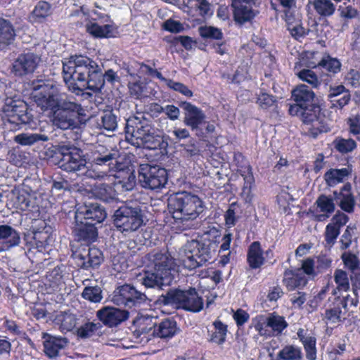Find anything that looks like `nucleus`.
Masks as SVG:
<instances>
[{
  "instance_id": "f257e3e1",
  "label": "nucleus",
  "mask_w": 360,
  "mask_h": 360,
  "mask_svg": "<svg viewBox=\"0 0 360 360\" xmlns=\"http://www.w3.org/2000/svg\"><path fill=\"white\" fill-rule=\"evenodd\" d=\"M291 97L295 101L290 105L288 112L292 116L299 117L304 126V135L316 139L320 134L330 131L321 113V108L315 101V93L307 85L297 86Z\"/></svg>"
},
{
  "instance_id": "f03ea898",
  "label": "nucleus",
  "mask_w": 360,
  "mask_h": 360,
  "mask_svg": "<svg viewBox=\"0 0 360 360\" xmlns=\"http://www.w3.org/2000/svg\"><path fill=\"white\" fill-rule=\"evenodd\" d=\"M100 65L91 58L82 55L70 56L63 62V77L69 91L81 95L86 89L100 84Z\"/></svg>"
},
{
  "instance_id": "7ed1b4c3",
  "label": "nucleus",
  "mask_w": 360,
  "mask_h": 360,
  "mask_svg": "<svg viewBox=\"0 0 360 360\" xmlns=\"http://www.w3.org/2000/svg\"><path fill=\"white\" fill-rule=\"evenodd\" d=\"M168 207L173 219V228L178 231L190 229L191 221L203 211L201 199L190 192L183 191L171 195Z\"/></svg>"
},
{
  "instance_id": "20e7f679",
  "label": "nucleus",
  "mask_w": 360,
  "mask_h": 360,
  "mask_svg": "<svg viewBox=\"0 0 360 360\" xmlns=\"http://www.w3.org/2000/svg\"><path fill=\"white\" fill-rule=\"evenodd\" d=\"M126 140L137 147L150 150L160 149L164 145L162 137L156 134L152 121L143 117H130L124 127Z\"/></svg>"
},
{
  "instance_id": "39448f33",
  "label": "nucleus",
  "mask_w": 360,
  "mask_h": 360,
  "mask_svg": "<svg viewBox=\"0 0 360 360\" xmlns=\"http://www.w3.org/2000/svg\"><path fill=\"white\" fill-rule=\"evenodd\" d=\"M89 119L81 104L65 101L54 110L53 123L63 130L80 129L86 125Z\"/></svg>"
},
{
  "instance_id": "423d86ee",
  "label": "nucleus",
  "mask_w": 360,
  "mask_h": 360,
  "mask_svg": "<svg viewBox=\"0 0 360 360\" xmlns=\"http://www.w3.org/2000/svg\"><path fill=\"white\" fill-rule=\"evenodd\" d=\"M158 302L165 306L174 305L177 309L193 313L200 312L204 306L202 297L193 287H189L187 290L170 289L160 295Z\"/></svg>"
},
{
  "instance_id": "0eeeda50",
  "label": "nucleus",
  "mask_w": 360,
  "mask_h": 360,
  "mask_svg": "<svg viewBox=\"0 0 360 360\" xmlns=\"http://www.w3.org/2000/svg\"><path fill=\"white\" fill-rule=\"evenodd\" d=\"M317 277L315 261L307 257L302 261L300 267L287 268L283 273L282 284L288 292L302 290L310 280Z\"/></svg>"
},
{
  "instance_id": "6e6552de",
  "label": "nucleus",
  "mask_w": 360,
  "mask_h": 360,
  "mask_svg": "<svg viewBox=\"0 0 360 360\" xmlns=\"http://www.w3.org/2000/svg\"><path fill=\"white\" fill-rule=\"evenodd\" d=\"M32 98L37 105L43 110L54 112L63 102L62 94L54 85L46 84L44 81L32 83Z\"/></svg>"
},
{
  "instance_id": "1a4fd4ad",
  "label": "nucleus",
  "mask_w": 360,
  "mask_h": 360,
  "mask_svg": "<svg viewBox=\"0 0 360 360\" xmlns=\"http://www.w3.org/2000/svg\"><path fill=\"white\" fill-rule=\"evenodd\" d=\"M114 224L122 233L137 231L143 224L141 209L139 206L122 205L115 212Z\"/></svg>"
},
{
  "instance_id": "9d476101",
  "label": "nucleus",
  "mask_w": 360,
  "mask_h": 360,
  "mask_svg": "<svg viewBox=\"0 0 360 360\" xmlns=\"http://www.w3.org/2000/svg\"><path fill=\"white\" fill-rule=\"evenodd\" d=\"M138 173L139 182L144 188L160 190L165 187L168 181L166 169L158 165L141 164Z\"/></svg>"
},
{
  "instance_id": "9b49d317",
  "label": "nucleus",
  "mask_w": 360,
  "mask_h": 360,
  "mask_svg": "<svg viewBox=\"0 0 360 360\" xmlns=\"http://www.w3.org/2000/svg\"><path fill=\"white\" fill-rule=\"evenodd\" d=\"M60 155L58 165L64 171L76 172L86 168V161L81 149L73 146L62 145L57 148Z\"/></svg>"
},
{
  "instance_id": "f8f14e48",
  "label": "nucleus",
  "mask_w": 360,
  "mask_h": 360,
  "mask_svg": "<svg viewBox=\"0 0 360 360\" xmlns=\"http://www.w3.org/2000/svg\"><path fill=\"white\" fill-rule=\"evenodd\" d=\"M148 258L153 269L164 276L162 279L165 282L173 281L174 276L172 271L174 270L175 262L167 249L149 253Z\"/></svg>"
},
{
  "instance_id": "ddd939ff",
  "label": "nucleus",
  "mask_w": 360,
  "mask_h": 360,
  "mask_svg": "<svg viewBox=\"0 0 360 360\" xmlns=\"http://www.w3.org/2000/svg\"><path fill=\"white\" fill-rule=\"evenodd\" d=\"M210 259V249L204 243L192 241L186 245L183 259L184 265L193 269L205 264Z\"/></svg>"
},
{
  "instance_id": "4468645a",
  "label": "nucleus",
  "mask_w": 360,
  "mask_h": 360,
  "mask_svg": "<svg viewBox=\"0 0 360 360\" xmlns=\"http://www.w3.org/2000/svg\"><path fill=\"white\" fill-rule=\"evenodd\" d=\"M53 233L52 226L42 219H34L32 221L29 235L32 234V245L40 252L45 250L49 244Z\"/></svg>"
},
{
  "instance_id": "2eb2a0df",
  "label": "nucleus",
  "mask_w": 360,
  "mask_h": 360,
  "mask_svg": "<svg viewBox=\"0 0 360 360\" xmlns=\"http://www.w3.org/2000/svg\"><path fill=\"white\" fill-rule=\"evenodd\" d=\"M146 298L144 293L138 291L134 286L124 284L118 288L114 295L113 301L117 305L132 309L145 303Z\"/></svg>"
},
{
  "instance_id": "dca6fc26",
  "label": "nucleus",
  "mask_w": 360,
  "mask_h": 360,
  "mask_svg": "<svg viewBox=\"0 0 360 360\" xmlns=\"http://www.w3.org/2000/svg\"><path fill=\"white\" fill-rule=\"evenodd\" d=\"M115 178L114 185L122 191H131L136 186V175L131 165L124 162H116L114 171L109 174Z\"/></svg>"
},
{
  "instance_id": "f3484780",
  "label": "nucleus",
  "mask_w": 360,
  "mask_h": 360,
  "mask_svg": "<svg viewBox=\"0 0 360 360\" xmlns=\"http://www.w3.org/2000/svg\"><path fill=\"white\" fill-rule=\"evenodd\" d=\"M311 67L319 72L323 84L328 85L340 72L342 63L338 58L325 53L319 63Z\"/></svg>"
},
{
  "instance_id": "a211bd4d",
  "label": "nucleus",
  "mask_w": 360,
  "mask_h": 360,
  "mask_svg": "<svg viewBox=\"0 0 360 360\" xmlns=\"http://www.w3.org/2000/svg\"><path fill=\"white\" fill-rule=\"evenodd\" d=\"M40 58L34 53L20 54L12 64L11 72L15 77H24L32 74L37 69Z\"/></svg>"
},
{
  "instance_id": "6ab92c4d",
  "label": "nucleus",
  "mask_w": 360,
  "mask_h": 360,
  "mask_svg": "<svg viewBox=\"0 0 360 360\" xmlns=\"http://www.w3.org/2000/svg\"><path fill=\"white\" fill-rule=\"evenodd\" d=\"M256 0H232L233 17L234 21L239 25H243L251 21L257 14L253 9Z\"/></svg>"
},
{
  "instance_id": "aec40b11",
  "label": "nucleus",
  "mask_w": 360,
  "mask_h": 360,
  "mask_svg": "<svg viewBox=\"0 0 360 360\" xmlns=\"http://www.w3.org/2000/svg\"><path fill=\"white\" fill-rule=\"evenodd\" d=\"M107 214L105 209L97 203L80 207L75 214V220H83L96 225L104 221Z\"/></svg>"
},
{
  "instance_id": "412c9836",
  "label": "nucleus",
  "mask_w": 360,
  "mask_h": 360,
  "mask_svg": "<svg viewBox=\"0 0 360 360\" xmlns=\"http://www.w3.org/2000/svg\"><path fill=\"white\" fill-rule=\"evenodd\" d=\"M129 312L114 307H103L99 309L96 316L105 326L108 327L117 326L129 318Z\"/></svg>"
},
{
  "instance_id": "4be33fe9",
  "label": "nucleus",
  "mask_w": 360,
  "mask_h": 360,
  "mask_svg": "<svg viewBox=\"0 0 360 360\" xmlns=\"http://www.w3.org/2000/svg\"><path fill=\"white\" fill-rule=\"evenodd\" d=\"M179 107L184 111V122L190 127L192 131L198 129L200 124L205 119L203 111L190 102L183 101L179 103Z\"/></svg>"
},
{
  "instance_id": "5701e85b",
  "label": "nucleus",
  "mask_w": 360,
  "mask_h": 360,
  "mask_svg": "<svg viewBox=\"0 0 360 360\" xmlns=\"http://www.w3.org/2000/svg\"><path fill=\"white\" fill-rule=\"evenodd\" d=\"M75 259L79 266L88 269L98 266L103 261V255L98 248L89 247L87 251L84 250V253H76Z\"/></svg>"
},
{
  "instance_id": "b1692460",
  "label": "nucleus",
  "mask_w": 360,
  "mask_h": 360,
  "mask_svg": "<svg viewBox=\"0 0 360 360\" xmlns=\"http://www.w3.org/2000/svg\"><path fill=\"white\" fill-rule=\"evenodd\" d=\"M333 194L336 200H340L338 205L342 210L347 213H352L354 211L356 200L351 183L346 182L340 191H334Z\"/></svg>"
},
{
  "instance_id": "393cba45",
  "label": "nucleus",
  "mask_w": 360,
  "mask_h": 360,
  "mask_svg": "<svg viewBox=\"0 0 360 360\" xmlns=\"http://www.w3.org/2000/svg\"><path fill=\"white\" fill-rule=\"evenodd\" d=\"M76 225L74 229L75 239L79 242L91 243L98 237V230L96 225L83 220H75Z\"/></svg>"
},
{
  "instance_id": "a878e982",
  "label": "nucleus",
  "mask_w": 360,
  "mask_h": 360,
  "mask_svg": "<svg viewBox=\"0 0 360 360\" xmlns=\"http://www.w3.org/2000/svg\"><path fill=\"white\" fill-rule=\"evenodd\" d=\"M179 331L174 318H165L153 326L152 335L162 339L172 338Z\"/></svg>"
},
{
  "instance_id": "bb28decb",
  "label": "nucleus",
  "mask_w": 360,
  "mask_h": 360,
  "mask_svg": "<svg viewBox=\"0 0 360 360\" xmlns=\"http://www.w3.org/2000/svg\"><path fill=\"white\" fill-rule=\"evenodd\" d=\"M247 263L251 269H259L266 263V258L259 241H253L249 245L247 251Z\"/></svg>"
},
{
  "instance_id": "cd10ccee",
  "label": "nucleus",
  "mask_w": 360,
  "mask_h": 360,
  "mask_svg": "<svg viewBox=\"0 0 360 360\" xmlns=\"http://www.w3.org/2000/svg\"><path fill=\"white\" fill-rule=\"evenodd\" d=\"M352 173V165L341 169L330 168L325 172L323 179L328 186L334 187L340 183H343Z\"/></svg>"
},
{
  "instance_id": "c85d7f7f",
  "label": "nucleus",
  "mask_w": 360,
  "mask_h": 360,
  "mask_svg": "<svg viewBox=\"0 0 360 360\" xmlns=\"http://www.w3.org/2000/svg\"><path fill=\"white\" fill-rule=\"evenodd\" d=\"M334 197L321 194L317 198L314 205L321 214L316 215L315 218L319 221H323L327 219L335 210V205L334 202Z\"/></svg>"
},
{
  "instance_id": "c756f323",
  "label": "nucleus",
  "mask_w": 360,
  "mask_h": 360,
  "mask_svg": "<svg viewBox=\"0 0 360 360\" xmlns=\"http://www.w3.org/2000/svg\"><path fill=\"white\" fill-rule=\"evenodd\" d=\"M297 335L299 340L303 345L307 359L316 360L317 359L316 338L307 333V331L303 328H299Z\"/></svg>"
},
{
  "instance_id": "7c9ffc66",
  "label": "nucleus",
  "mask_w": 360,
  "mask_h": 360,
  "mask_svg": "<svg viewBox=\"0 0 360 360\" xmlns=\"http://www.w3.org/2000/svg\"><path fill=\"white\" fill-rule=\"evenodd\" d=\"M93 162L98 166L106 165L108 167L107 171L97 173L93 176L95 179H103L105 176H109V174L114 171L115 165L116 162L119 161L117 160L115 154L112 153L111 152H108L105 154H94Z\"/></svg>"
},
{
  "instance_id": "2f4dec72",
  "label": "nucleus",
  "mask_w": 360,
  "mask_h": 360,
  "mask_svg": "<svg viewBox=\"0 0 360 360\" xmlns=\"http://www.w3.org/2000/svg\"><path fill=\"white\" fill-rule=\"evenodd\" d=\"M207 340L210 342L218 345H223L226 340L228 326L222 321L217 319L212 323V329H208Z\"/></svg>"
},
{
  "instance_id": "473e14b6",
  "label": "nucleus",
  "mask_w": 360,
  "mask_h": 360,
  "mask_svg": "<svg viewBox=\"0 0 360 360\" xmlns=\"http://www.w3.org/2000/svg\"><path fill=\"white\" fill-rule=\"evenodd\" d=\"M67 344L65 338H57L47 335V338L44 342V351L49 358H55L58 356L60 351L63 349Z\"/></svg>"
},
{
  "instance_id": "72a5a7b5",
  "label": "nucleus",
  "mask_w": 360,
  "mask_h": 360,
  "mask_svg": "<svg viewBox=\"0 0 360 360\" xmlns=\"http://www.w3.org/2000/svg\"><path fill=\"white\" fill-rule=\"evenodd\" d=\"M266 326L271 329L273 335L278 336L281 335L283 331L287 328L288 323L284 316L273 312L266 317Z\"/></svg>"
},
{
  "instance_id": "f704fd0d",
  "label": "nucleus",
  "mask_w": 360,
  "mask_h": 360,
  "mask_svg": "<svg viewBox=\"0 0 360 360\" xmlns=\"http://www.w3.org/2000/svg\"><path fill=\"white\" fill-rule=\"evenodd\" d=\"M15 37V29L12 23L0 18V48L10 45Z\"/></svg>"
},
{
  "instance_id": "c9c22d12",
  "label": "nucleus",
  "mask_w": 360,
  "mask_h": 360,
  "mask_svg": "<svg viewBox=\"0 0 360 360\" xmlns=\"http://www.w3.org/2000/svg\"><path fill=\"white\" fill-rule=\"evenodd\" d=\"M55 321L60 326V329L63 333H67L76 328L77 318L73 314L60 311L56 316Z\"/></svg>"
},
{
  "instance_id": "e433bc0d",
  "label": "nucleus",
  "mask_w": 360,
  "mask_h": 360,
  "mask_svg": "<svg viewBox=\"0 0 360 360\" xmlns=\"http://www.w3.org/2000/svg\"><path fill=\"white\" fill-rule=\"evenodd\" d=\"M163 275L158 273L154 269L151 271H146L142 278V284L146 288H157L162 289L163 286L170 285L172 282H165L162 278Z\"/></svg>"
},
{
  "instance_id": "4c0bfd02",
  "label": "nucleus",
  "mask_w": 360,
  "mask_h": 360,
  "mask_svg": "<svg viewBox=\"0 0 360 360\" xmlns=\"http://www.w3.org/2000/svg\"><path fill=\"white\" fill-rule=\"evenodd\" d=\"M15 103V101H11L10 104L6 103L3 108L4 111L6 112H11L12 113V116L17 115L18 120L22 124H30L31 122H32V115L27 112V105L23 106L25 110H20L19 106H18L16 104H13Z\"/></svg>"
},
{
  "instance_id": "58836bf2",
  "label": "nucleus",
  "mask_w": 360,
  "mask_h": 360,
  "mask_svg": "<svg viewBox=\"0 0 360 360\" xmlns=\"http://www.w3.org/2000/svg\"><path fill=\"white\" fill-rule=\"evenodd\" d=\"M86 32L96 38H108L112 37L111 25H99L96 22L87 23L86 25Z\"/></svg>"
},
{
  "instance_id": "ea45409f",
  "label": "nucleus",
  "mask_w": 360,
  "mask_h": 360,
  "mask_svg": "<svg viewBox=\"0 0 360 360\" xmlns=\"http://www.w3.org/2000/svg\"><path fill=\"white\" fill-rule=\"evenodd\" d=\"M0 240H4L9 245L17 246L20 242L18 231L6 224L0 225Z\"/></svg>"
},
{
  "instance_id": "a19ab883",
  "label": "nucleus",
  "mask_w": 360,
  "mask_h": 360,
  "mask_svg": "<svg viewBox=\"0 0 360 360\" xmlns=\"http://www.w3.org/2000/svg\"><path fill=\"white\" fill-rule=\"evenodd\" d=\"M240 174L243 177L244 180L241 196L246 201H250L253 197L252 189L255 186V178L252 172L251 166L248 167V171H246L245 173L241 172Z\"/></svg>"
},
{
  "instance_id": "79ce46f5",
  "label": "nucleus",
  "mask_w": 360,
  "mask_h": 360,
  "mask_svg": "<svg viewBox=\"0 0 360 360\" xmlns=\"http://www.w3.org/2000/svg\"><path fill=\"white\" fill-rule=\"evenodd\" d=\"M297 75L300 80L308 83L312 88H318L323 83L319 71L315 72L310 69H302Z\"/></svg>"
},
{
  "instance_id": "37998d69",
  "label": "nucleus",
  "mask_w": 360,
  "mask_h": 360,
  "mask_svg": "<svg viewBox=\"0 0 360 360\" xmlns=\"http://www.w3.org/2000/svg\"><path fill=\"white\" fill-rule=\"evenodd\" d=\"M277 358L278 360H302V350L298 347L288 345L279 351Z\"/></svg>"
},
{
  "instance_id": "c03bdc74",
  "label": "nucleus",
  "mask_w": 360,
  "mask_h": 360,
  "mask_svg": "<svg viewBox=\"0 0 360 360\" xmlns=\"http://www.w3.org/2000/svg\"><path fill=\"white\" fill-rule=\"evenodd\" d=\"M15 141L22 146H31L39 141H48L49 137L41 134H26L21 133L15 136Z\"/></svg>"
},
{
  "instance_id": "a18cd8bd",
  "label": "nucleus",
  "mask_w": 360,
  "mask_h": 360,
  "mask_svg": "<svg viewBox=\"0 0 360 360\" xmlns=\"http://www.w3.org/2000/svg\"><path fill=\"white\" fill-rule=\"evenodd\" d=\"M334 148L342 154H347L356 149L357 144L352 139H344L341 136L336 137L333 141Z\"/></svg>"
},
{
  "instance_id": "49530a36",
  "label": "nucleus",
  "mask_w": 360,
  "mask_h": 360,
  "mask_svg": "<svg viewBox=\"0 0 360 360\" xmlns=\"http://www.w3.org/2000/svg\"><path fill=\"white\" fill-rule=\"evenodd\" d=\"M98 77L100 84H98L96 87L93 86L92 91L94 92H100L103 89L105 82L114 84L116 82H119L120 79L117 72L112 69H108L103 73L101 68L100 74Z\"/></svg>"
},
{
  "instance_id": "de8ad7c7",
  "label": "nucleus",
  "mask_w": 360,
  "mask_h": 360,
  "mask_svg": "<svg viewBox=\"0 0 360 360\" xmlns=\"http://www.w3.org/2000/svg\"><path fill=\"white\" fill-rule=\"evenodd\" d=\"M66 266L63 264L58 265L50 271L47 275V278L53 285H60L65 283Z\"/></svg>"
},
{
  "instance_id": "09e8293b",
  "label": "nucleus",
  "mask_w": 360,
  "mask_h": 360,
  "mask_svg": "<svg viewBox=\"0 0 360 360\" xmlns=\"http://www.w3.org/2000/svg\"><path fill=\"white\" fill-rule=\"evenodd\" d=\"M314 8L318 14L323 17L330 16L335 11V6L330 0H315Z\"/></svg>"
},
{
  "instance_id": "8fccbe9b",
  "label": "nucleus",
  "mask_w": 360,
  "mask_h": 360,
  "mask_svg": "<svg viewBox=\"0 0 360 360\" xmlns=\"http://www.w3.org/2000/svg\"><path fill=\"white\" fill-rule=\"evenodd\" d=\"M117 125V116L112 110H104L101 115V126L105 130L114 131Z\"/></svg>"
},
{
  "instance_id": "3c124183",
  "label": "nucleus",
  "mask_w": 360,
  "mask_h": 360,
  "mask_svg": "<svg viewBox=\"0 0 360 360\" xmlns=\"http://www.w3.org/2000/svg\"><path fill=\"white\" fill-rule=\"evenodd\" d=\"M194 131H195L197 136L202 140L207 141L209 139H212L213 137V134L215 131V126L213 123L203 120L200 124V127Z\"/></svg>"
},
{
  "instance_id": "603ef678",
  "label": "nucleus",
  "mask_w": 360,
  "mask_h": 360,
  "mask_svg": "<svg viewBox=\"0 0 360 360\" xmlns=\"http://www.w3.org/2000/svg\"><path fill=\"white\" fill-rule=\"evenodd\" d=\"M82 297L91 302H100L103 298L102 290L97 285L85 287Z\"/></svg>"
},
{
  "instance_id": "864d4df0",
  "label": "nucleus",
  "mask_w": 360,
  "mask_h": 360,
  "mask_svg": "<svg viewBox=\"0 0 360 360\" xmlns=\"http://www.w3.org/2000/svg\"><path fill=\"white\" fill-rule=\"evenodd\" d=\"M335 306L328 309L325 311L323 320L328 323H338L341 321L342 307L338 301L335 302Z\"/></svg>"
},
{
  "instance_id": "5fc2aeb1",
  "label": "nucleus",
  "mask_w": 360,
  "mask_h": 360,
  "mask_svg": "<svg viewBox=\"0 0 360 360\" xmlns=\"http://www.w3.org/2000/svg\"><path fill=\"white\" fill-rule=\"evenodd\" d=\"M334 281L338 290L347 291L349 289V281L346 271L336 269L334 272Z\"/></svg>"
},
{
  "instance_id": "6e6d98bb",
  "label": "nucleus",
  "mask_w": 360,
  "mask_h": 360,
  "mask_svg": "<svg viewBox=\"0 0 360 360\" xmlns=\"http://www.w3.org/2000/svg\"><path fill=\"white\" fill-rule=\"evenodd\" d=\"M101 327L99 323L87 322L77 329V335L81 338H87L91 337Z\"/></svg>"
},
{
  "instance_id": "4d7b16f0",
  "label": "nucleus",
  "mask_w": 360,
  "mask_h": 360,
  "mask_svg": "<svg viewBox=\"0 0 360 360\" xmlns=\"http://www.w3.org/2000/svg\"><path fill=\"white\" fill-rule=\"evenodd\" d=\"M16 202L22 210H32L34 208L32 196L26 191L19 193Z\"/></svg>"
},
{
  "instance_id": "13d9d810",
  "label": "nucleus",
  "mask_w": 360,
  "mask_h": 360,
  "mask_svg": "<svg viewBox=\"0 0 360 360\" xmlns=\"http://www.w3.org/2000/svg\"><path fill=\"white\" fill-rule=\"evenodd\" d=\"M96 193L101 200L108 202L110 200L114 199L115 191L112 186L108 184H101L96 187Z\"/></svg>"
},
{
  "instance_id": "bf43d9fd",
  "label": "nucleus",
  "mask_w": 360,
  "mask_h": 360,
  "mask_svg": "<svg viewBox=\"0 0 360 360\" xmlns=\"http://www.w3.org/2000/svg\"><path fill=\"white\" fill-rule=\"evenodd\" d=\"M200 36L203 39L221 40L223 38L221 30L212 26H204L199 28Z\"/></svg>"
},
{
  "instance_id": "052dcab7",
  "label": "nucleus",
  "mask_w": 360,
  "mask_h": 360,
  "mask_svg": "<svg viewBox=\"0 0 360 360\" xmlns=\"http://www.w3.org/2000/svg\"><path fill=\"white\" fill-rule=\"evenodd\" d=\"M344 265L349 271L360 268V261L356 255L351 252H345L341 256Z\"/></svg>"
},
{
  "instance_id": "680f3d73",
  "label": "nucleus",
  "mask_w": 360,
  "mask_h": 360,
  "mask_svg": "<svg viewBox=\"0 0 360 360\" xmlns=\"http://www.w3.org/2000/svg\"><path fill=\"white\" fill-rule=\"evenodd\" d=\"M276 103V97L266 92H261L257 97L256 103L259 108L267 110Z\"/></svg>"
},
{
  "instance_id": "e2e57ef3",
  "label": "nucleus",
  "mask_w": 360,
  "mask_h": 360,
  "mask_svg": "<svg viewBox=\"0 0 360 360\" xmlns=\"http://www.w3.org/2000/svg\"><path fill=\"white\" fill-rule=\"evenodd\" d=\"M340 233V229L338 227L331 223L328 224L324 233L326 244L330 246L334 245Z\"/></svg>"
},
{
  "instance_id": "0e129e2a",
  "label": "nucleus",
  "mask_w": 360,
  "mask_h": 360,
  "mask_svg": "<svg viewBox=\"0 0 360 360\" xmlns=\"http://www.w3.org/2000/svg\"><path fill=\"white\" fill-rule=\"evenodd\" d=\"M51 5L45 1H40L35 6L33 15L39 19H44L51 14Z\"/></svg>"
},
{
  "instance_id": "69168bd1",
  "label": "nucleus",
  "mask_w": 360,
  "mask_h": 360,
  "mask_svg": "<svg viewBox=\"0 0 360 360\" xmlns=\"http://www.w3.org/2000/svg\"><path fill=\"white\" fill-rule=\"evenodd\" d=\"M287 29L291 36L297 40L304 37L309 33V30L303 27L300 22H297L295 25H293L288 22Z\"/></svg>"
},
{
  "instance_id": "338daca9",
  "label": "nucleus",
  "mask_w": 360,
  "mask_h": 360,
  "mask_svg": "<svg viewBox=\"0 0 360 360\" xmlns=\"http://www.w3.org/2000/svg\"><path fill=\"white\" fill-rule=\"evenodd\" d=\"M130 95L136 98L141 99L144 96L143 91L146 88L145 84L141 81L129 82L128 84Z\"/></svg>"
},
{
  "instance_id": "774afa93",
  "label": "nucleus",
  "mask_w": 360,
  "mask_h": 360,
  "mask_svg": "<svg viewBox=\"0 0 360 360\" xmlns=\"http://www.w3.org/2000/svg\"><path fill=\"white\" fill-rule=\"evenodd\" d=\"M347 124L349 134L357 136L360 134V115H353L347 118Z\"/></svg>"
}]
</instances>
